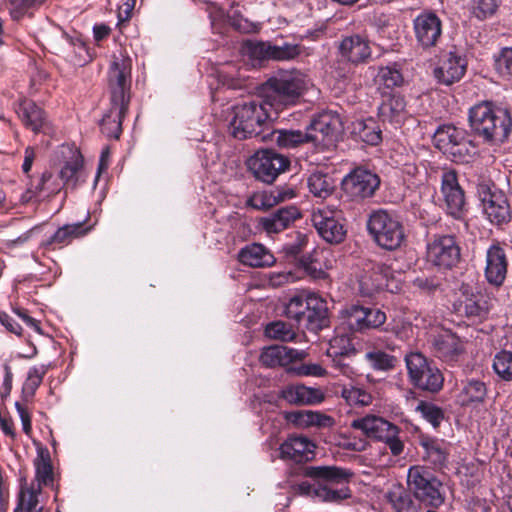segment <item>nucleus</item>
Segmentation results:
<instances>
[{
	"label": "nucleus",
	"mask_w": 512,
	"mask_h": 512,
	"mask_svg": "<svg viewBox=\"0 0 512 512\" xmlns=\"http://www.w3.org/2000/svg\"><path fill=\"white\" fill-rule=\"evenodd\" d=\"M469 124L474 134L484 142L499 144L510 134L512 120L507 109L483 101L469 109Z\"/></svg>",
	"instance_id": "1"
},
{
	"label": "nucleus",
	"mask_w": 512,
	"mask_h": 512,
	"mask_svg": "<svg viewBox=\"0 0 512 512\" xmlns=\"http://www.w3.org/2000/svg\"><path fill=\"white\" fill-rule=\"evenodd\" d=\"M310 84L307 76L300 71H279L265 85L269 108L278 111L295 104Z\"/></svg>",
	"instance_id": "2"
},
{
	"label": "nucleus",
	"mask_w": 512,
	"mask_h": 512,
	"mask_svg": "<svg viewBox=\"0 0 512 512\" xmlns=\"http://www.w3.org/2000/svg\"><path fill=\"white\" fill-rule=\"evenodd\" d=\"M267 101L250 99L243 101L232 108L230 130L233 137L247 139L257 137L272 119L271 109Z\"/></svg>",
	"instance_id": "3"
},
{
	"label": "nucleus",
	"mask_w": 512,
	"mask_h": 512,
	"mask_svg": "<svg viewBox=\"0 0 512 512\" xmlns=\"http://www.w3.org/2000/svg\"><path fill=\"white\" fill-rule=\"evenodd\" d=\"M35 470L36 483L21 485L14 512H42L38 495L41 492L42 485H47L53 480V469L48 454L41 453L38 456L35 460Z\"/></svg>",
	"instance_id": "4"
},
{
	"label": "nucleus",
	"mask_w": 512,
	"mask_h": 512,
	"mask_svg": "<svg viewBox=\"0 0 512 512\" xmlns=\"http://www.w3.org/2000/svg\"><path fill=\"white\" fill-rule=\"evenodd\" d=\"M367 229L376 243L384 249L398 248L405 234L400 221L386 210H377L370 214Z\"/></svg>",
	"instance_id": "5"
},
{
	"label": "nucleus",
	"mask_w": 512,
	"mask_h": 512,
	"mask_svg": "<svg viewBox=\"0 0 512 512\" xmlns=\"http://www.w3.org/2000/svg\"><path fill=\"white\" fill-rule=\"evenodd\" d=\"M351 427L362 431L367 437L382 441L394 456L402 453L404 445L399 438V428L382 417L367 415L352 421Z\"/></svg>",
	"instance_id": "6"
},
{
	"label": "nucleus",
	"mask_w": 512,
	"mask_h": 512,
	"mask_svg": "<svg viewBox=\"0 0 512 512\" xmlns=\"http://www.w3.org/2000/svg\"><path fill=\"white\" fill-rule=\"evenodd\" d=\"M407 485L417 499L432 507L437 508L444 503L441 482L423 466L409 468Z\"/></svg>",
	"instance_id": "7"
},
{
	"label": "nucleus",
	"mask_w": 512,
	"mask_h": 512,
	"mask_svg": "<svg viewBox=\"0 0 512 512\" xmlns=\"http://www.w3.org/2000/svg\"><path fill=\"white\" fill-rule=\"evenodd\" d=\"M405 362L410 380L416 387L430 392H437L442 388V372L429 363L424 355L418 352L410 353L406 356Z\"/></svg>",
	"instance_id": "8"
},
{
	"label": "nucleus",
	"mask_w": 512,
	"mask_h": 512,
	"mask_svg": "<svg viewBox=\"0 0 512 512\" xmlns=\"http://www.w3.org/2000/svg\"><path fill=\"white\" fill-rule=\"evenodd\" d=\"M310 142L321 149L334 147L342 132L339 115L332 111L318 113L306 128Z\"/></svg>",
	"instance_id": "9"
},
{
	"label": "nucleus",
	"mask_w": 512,
	"mask_h": 512,
	"mask_svg": "<svg viewBox=\"0 0 512 512\" xmlns=\"http://www.w3.org/2000/svg\"><path fill=\"white\" fill-rule=\"evenodd\" d=\"M289 163L288 158L271 149L259 150L247 160L251 173L265 183H272L288 168Z\"/></svg>",
	"instance_id": "10"
},
{
	"label": "nucleus",
	"mask_w": 512,
	"mask_h": 512,
	"mask_svg": "<svg viewBox=\"0 0 512 512\" xmlns=\"http://www.w3.org/2000/svg\"><path fill=\"white\" fill-rule=\"evenodd\" d=\"M131 59L122 53L113 55L109 71L108 83L111 89V103H128V91L131 84Z\"/></svg>",
	"instance_id": "11"
},
{
	"label": "nucleus",
	"mask_w": 512,
	"mask_h": 512,
	"mask_svg": "<svg viewBox=\"0 0 512 512\" xmlns=\"http://www.w3.org/2000/svg\"><path fill=\"white\" fill-rule=\"evenodd\" d=\"M477 194L482 203L483 212L491 223L499 225L508 221L509 204L502 192L492 190L488 183L481 182L477 185Z\"/></svg>",
	"instance_id": "12"
},
{
	"label": "nucleus",
	"mask_w": 512,
	"mask_h": 512,
	"mask_svg": "<svg viewBox=\"0 0 512 512\" xmlns=\"http://www.w3.org/2000/svg\"><path fill=\"white\" fill-rule=\"evenodd\" d=\"M460 259V249L453 236L435 237L427 245V260L440 268H451Z\"/></svg>",
	"instance_id": "13"
},
{
	"label": "nucleus",
	"mask_w": 512,
	"mask_h": 512,
	"mask_svg": "<svg viewBox=\"0 0 512 512\" xmlns=\"http://www.w3.org/2000/svg\"><path fill=\"white\" fill-rule=\"evenodd\" d=\"M377 174L363 168H356L343 180V189L353 199H365L374 195L379 187Z\"/></svg>",
	"instance_id": "14"
},
{
	"label": "nucleus",
	"mask_w": 512,
	"mask_h": 512,
	"mask_svg": "<svg viewBox=\"0 0 512 512\" xmlns=\"http://www.w3.org/2000/svg\"><path fill=\"white\" fill-rule=\"evenodd\" d=\"M285 314L288 318L294 319L298 323L304 318L312 321L314 316L322 319L326 315V307L323 300L318 296L311 294L306 298L302 295H296L290 298L285 306Z\"/></svg>",
	"instance_id": "15"
},
{
	"label": "nucleus",
	"mask_w": 512,
	"mask_h": 512,
	"mask_svg": "<svg viewBox=\"0 0 512 512\" xmlns=\"http://www.w3.org/2000/svg\"><path fill=\"white\" fill-rule=\"evenodd\" d=\"M311 221L318 234L328 243H340L346 234L343 225L337 218V212L327 207L313 210Z\"/></svg>",
	"instance_id": "16"
},
{
	"label": "nucleus",
	"mask_w": 512,
	"mask_h": 512,
	"mask_svg": "<svg viewBox=\"0 0 512 512\" xmlns=\"http://www.w3.org/2000/svg\"><path fill=\"white\" fill-rule=\"evenodd\" d=\"M413 30L417 44L423 49L437 45L442 35V22L433 12L420 13L413 20Z\"/></svg>",
	"instance_id": "17"
},
{
	"label": "nucleus",
	"mask_w": 512,
	"mask_h": 512,
	"mask_svg": "<svg viewBox=\"0 0 512 512\" xmlns=\"http://www.w3.org/2000/svg\"><path fill=\"white\" fill-rule=\"evenodd\" d=\"M430 344L433 354L449 364L458 362L465 352L463 341L449 330H441L432 335Z\"/></svg>",
	"instance_id": "18"
},
{
	"label": "nucleus",
	"mask_w": 512,
	"mask_h": 512,
	"mask_svg": "<svg viewBox=\"0 0 512 512\" xmlns=\"http://www.w3.org/2000/svg\"><path fill=\"white\" fill-rule=\"evenodd\" d=\"M441 192L448 213L456 219L461 218L465 211L466 202L464 191L460 187L454 171H446L443 173Z\"/></svg>",
	"instance_id": "19"
},
{
	"label": "nucleus",
	"mask_w": 512,
	"mask_h": 512,
	"mask_svg": "<svg viewBox=\"0 0 512 512\" xmlns=\"http://www.w3.org/2000/svg\"><path fill=\"white\" fill-rule=\"evenodd\" d=\"M466 69V59L462 55L450 51L443 54L433 74L439 83L451 85L462 79Z\"/></svg>",
	"instance_id": "20"
},
{
	"label": "nucleus",
	"mask_w": 512,
	"mask_h": 512,
	"mask_svg": "<svg viewBox=\"0 0 512 512\" xmlns=\"http://www.w3.org/2000/svg\"><path fill=\"white\" fill-rule=\"evenodd\" d=\"M508 260L506 252L499 244L491 245L486 251L484 276L487 282L500 287L507 275Z\"/></svg>",
	"instance_id": "21"
},
{
	"label": "nucleus",
	"mask_w": 512,
	"mask_h": 512,
	"mask_svg": "<svg viewBox=\"0 0 512 512\" xmlns=\"http://www.w3.org/2000/svg\"><path fill=\"white\" fill-rule=\"evenodd\" d=\"M307 353L287 346L273 345L266 347L260 354V362L267 367L287 366L304 359Z\"/></svg>",
	"instance_id": "22"
},
{
	"label": "nucleus",
	"mask_w": 512,
	"mask_h": 512,
	"mask_svg": "<svg viewBox=\"0 0 512 512\" xmlns=\"http://www.w3.org/2000/svg\"><path fill=\"white\" fill-rule=\"evenodd\" d=\"M339 51L343 58L353 64L363 63L371 56L368 40L358 34L343 38Z\"/></svg>",
	"instance_id": "23"
},
{
	"label": "nucleus",
	"mask_w": 512,
	"mask_h": 512,
	"mask_svg": "<svg viewBox=\"0 0 512 512\" xmlns=\"http://www.w3.org/2000/svg\"><path fill=\"white\" fill-rule=\"evenodd\" d=\"M314 448L315 445L306 437H290L281 444L280 456L282 459L302 462L313 456Z\"/></svg>",
	"instance_id": "24"
},
{
	"label": "nucleus",
	"mask_w": 512,
	"mask_h": 512,
	"mask_svg": "<svg viewBox=\"0 0 512 512\" xmlns=\"http://www.w3.org/2000/svg\"><path fill=\"white\" fill-rule=\"evenodd\" d=\"M70 157L60 170L59 176L64 185L75 188L85 182L86 173L83 164V157L76 148L69 149Z\"/></svg>",
	"instance_id": "25"
},
{
	"label": "nucleus",
	"mask_w": 512,
	"mask_h": 512,
	"mask_svg": "<svg viewBox=\"0 0 512 512\" xmlns=\"http://www.w3.org/2000/svg\"><path fill=\"white\" fill-rule=\"evenodd\" d=\"M15 111L25 125L33 132L38 133L46 124L44 111L32 100L21 99L15 106Z\"/></svg>",
	"instance_id": "26"
},
{
	"label": "nucleus",
	"mask_w": 512,
	"mask_h": 512,
	"mask_svg": "<svg viewBox=\"0 0 512 512\" xmlns=\"http://www.w3.org/2000/svg\"><path fill=\"white\" fill-rule=\"evenodd\" d=\"M298 490L301 494L313 497L324 502H340L351 496L348 487L340 489H332L326 485L311 484L308 481H303L298 485Z\"/></svg>",
	"instance_id": "27"
},
{
	"label": "nucleus",
	"mask_w": 512,
	"mask_h": 512,
	"mask_svg": "<svg viewBox=\"0 0 512 512\" xmlns=\"http://www.w3.org/2000/svg\"><path fill=\"white\" fill-rule=\"evenodd\" d=\"M283 398L296 405H315L324 400V393L319 388L304 385H290L282 391Z\"/></svg>",
	"instance_id": "28"
},
{
	"label": "nucleus",
	"mask_w": 512,
	"mask_h": 512,
	"mask_svg": "<svg viewBox=\"0 0 512 512\" xmlns=\"http://www.w3.org/2000/svg\"><path fill=\"white\" fill-rule=\"evenodd\" d=\"M239 261L249 267H269L275 263L274 255L262 244L252 243L243 247L238 254Z\"/></svg>",
	"instance_id": "29"
},
{
	"label": "nucleus",
	"mask_w": 512,
	"mask_h": 512,
	"mask_svg": "<svg viewBox=\"0 0 512 512\" xmlns=\"http://www.w3.org/2000/svg\"><path fill=\"white\" fill-rule=\"evenodd\" d=\"M299 217L300 212L295 206H287L267 217H263L260 223L268 234H272L288 228Z\"/></svg>",
	"instance_id": "30"
},
{
	"label": "nucleus",
	"mask_w": 512,
	"mask_h": 512,
	"mask_svg": "<svg viewBox=\"0 0 512 512\" xmlns=\"http://www.w3.org/2000/svg\"><path fill=\"white\" fill-rule=\"evenodd\" d=\"M332 260L326 251H315L313 254L303 256L300 265L303 270L314 279H324L326 271L332 268Z\"/></svg>",
	"instance_id": "31"
},
{
	"label": "nucleus",
	"mask_w": 512,
	"mask_h": 512,
	"mask_svg": "<svg viewBox=\"0 0 512 512\" xmlns=\"http://www.w3.org/2000/svg\"><path fill=\"white\" fill-rule=\"evenodd\" d=\"M463 299L460 301L459 310L467 317H484L487 314L486 301L480 293H475L473 287L463 284L461 287Z\"/></svg>",
	"instance_id": "32"
},
{
	"label": "nucleus",
	"mask_w": 512,
	"mask_h": 512,
	"mask_svg": "<svg viewBox=\"0 0 512 512\" xmlns=\"http://www.w3.org/2000/svg\"><path fill=\"white\" fill-rule=\"evenodd\" d=\"M128 108V103H111L109 111L101 119L102 132L110 138H119L122 131V119Z\"/></svg>",
	"instance_id": "33"
},
{
	"label": "nucleus",
	"mask_w": 512,
	"mask_h": 512,
	"mask_svg": "<svg viewBox=\"0 0 512 512\" xmlns=\"http://www.w3.org/2000/svg\"><path fill=\"white\" fill-rule=\"evenodd\" d=\"M289 422L300 428L319 427L326 428L331 427L334 424L332 417L323 413L311 410L294 411L287 415Z\"/></svg>",
	"instance_id": "34"
},
{
	"label": "nucleus",
	"mask_w": 512,
	"mask_h": 512,
	"mask_svg": "<svg viewBox=\"0 0 512 512\" xmlns=\"http://www.w3.org/2000/svg\"><path fill=\"white\" fill-rule=\"evenodd\" d=\"M379 116L383 121L400 124L406 118V103L401 95H390L379 106Z\"/></svg>",
	"instance_id": "35"
},
{
	"label": "nucleus",
	"mask_w": 512,
	"mask_h": 512,
	"mask_svg": "<svg viewBox=\"0 0 512 512\" xmlns=\"http://www.w3.org/2000/svg\"><path fill=\"white\" fill-rule=\"evenodd\" d=\"M351 133L369 145H377L382 139V131L373 118L357 119L352 123Z\"/></svg>",
	"instance_id": "36"
},
{
	"label": "nucleus",
	"mask_w": 512,
	"mask_h": 512,
	"mask_svg": "<svg viewBox=\"0 0 512 512\" xmlns=\"http://www.w3.org/2000/svg\"><path fill=\"white\" fill-rule=\"evenodd\" d=\"M305 476L330 483H342L352 477V472L337 466H309L305 468Z\"/></svg>",
	"instance_id": "37"
},
{
	"label": "nucleus",
	"mask_w": 512,
	"mask_h": 512,
	"mask_svg": "<svg viewBox=\"0 0 512 512\" xmlns=\"http://www.w3.org/2000/svg\"><path fill=\"white\" fill-rule=\"evenodd\" d=\"M424 449V459L435 468H442L447 464L450 445L443 440L426 439L421 443Z\"/></svg>",
	"instance_id": "38"
},
{
	"label": "nucleus",
	"mask_w": 512,
	"mask_h": 512,
	"mask_svg": "<svg viewBox=\"0 0 512 512\" xmlns=\"http://www.w3.org/2000/svg\"><path fill=\"white\" fill-rule=\"evenodd\" d=\"M466 135L465 130L453 125L440 126L434 134V143L436 147L444 154L451 151L452 146L456 145Z\"/></svg>",
	"instance_id": "39"
},
{
	"label": "nucleus",
	"mask_w": 512,
	"mask_h": 512,
	"mask_svg": "<svg viewBox=\"0 0 512 512\" xmlns=\"http://www.w3.org/2000/svg\"><path fill=\"white\" fill-rule=\"evenodd\" d=\"M339 317L351 332H364L365 307L350 305L339 311Z\"/></svg>",
	"instance_id": "40"
},
{
	"label": "nucleus",
	"mask_w": 512,
	"mask_h": 512,
	"mask_svg": "<svg viewBox=\"0 0 512 512\" xmlns=\"http://www.w3.org/2000/svg\"><path fill=\"white\" fill-rule=\"evenodd\" d=\"M275 141L280 148L293 149L299 145L310 142L307 130L305 132L293 129H280L274 131Z\"/></svg>",
	"instance_id": "41"
},
{
	"label": "nucleus",
	"mask_w": 512,
	"mask_h": 512,
	"mask_svg": "<svg viewBox=\"0 0 512 512\" xmlns=\"http://www.w3.org/2000/svg\"><path fill=\"white\" fill-rule=\"evenodd\" d=\"M486 393V386L482 381L471 379L464 384L458 399L461 405H469L482 402Z\"/></svg>",
	"instance_id": "42"
},
{
	"label": "nucleus",
	"mask_w": 512,
	"mask_h": 512,
	"mask_svg": "<svg viewBox=\"0 0 512 512\" xmlns=\"http://www.w3.org/2000/svg\"><path fill=\"white\" fill-rule=\"evenodd\" d=\"M375 81L379 88L393 89L401 86L404 79L397 64H391L378 69Z\"/></svg>",
	"instance_id": "43"
},
{
	"label": "nucleus",
	"mask_w": 512,
	"mask_h": 512,
	"mask_svg": "<svg viewBox=\"0 0 512 512\" xmlns=\"http://www.w3.org/2000/svg\"><path fill=\"white\" fill-rule=\"evenodd\" d=\"M47 371L48 366L44 364L33 366L29 369L27 378L22 387V394L25 401L33 398Z\"/></svg>",
	"instance_id": "44"
},
{
	"label": "nucleus",
	"mask_w": 512,
	"mask_h": 512,
	"mask_svg": "<svg viewBox=\"0 0 512 512\" xmlns=\"http://www.w3.org/2000/svg\"><path fill=\"white\" fill-rule=\"evenodd\" d=\"M386 497L395 512H418L410 494L401 487L390 490Z\"/></svg>",
	"instance_id": "45"
},
{
	"label": "nucleus",
	"mask_w": 512,
	"mask_h": 512,
	"mask_svg": "<svg viewBox=\"0 0 512 512\" xmlns=\"http://www.w3.org/2000/svg\"><path fill=\"white\" fill-rule=\"evenodd\" d=\"M308 187L314 196L326 198L333 192L334 184L328 175L315 172L308 178Z\"/></svg>",
	"instance_id": "46"
},
{
	"label": "nucleus",
	"mask_w": 512,
	"mask_h": 512,
	"mask_svg": "<svg viewBox=\"0 0 512 512\" xmlns=\"http://www.w3.org/2000/svg\"><path fill=\"white\" fill-rule=\"evenodd\" d=\"M477 150L471 140L467 138V135L463 137L461 141L452 146L451 151L447 153L451 157L452 161L457 163H468Z\"/></svg>",
	"instance_id": "47"
},
{
	"label": "nucleus",
	"mask_w": 512,
	"mask_h": 512,
	"mask_svg": "<svg viewBox=\"0 0 512 512\" xmlns=\"http://www.w3.org/2000/svg\"><path fill=\"white\" fill-rule=\"evenodd\" d=\"M494 372L504 381H512V351L502 350L493 359Z\"/></svg>",
	"instance_id": "48"
},
{
	"label": "nucleus",
	"mask_w": 512,
	"mask_h": 512,
	"mask_svg": "<svg viewBox=\"0 0 512 512\" xmlns=\"http://www.w3.org/2000/svg\"><path fill=\"white\" fill-rule=\"evenodd\" d=\"M341 396L350 406H368L372 402L371 394L356 386H344Z\"/></svg>",
	"instance_id": "49"
},
{
	"label": "nucleus",
	"mask_w": 512,
	"mask_h": 512,
	"mask_svg": "<svg viewBox=\"0 0 512 512\" xmlns=\"http://www.w3.org/2000/svg\"><path fill=\"white\" fill-rule=\"evenodd\" d=\"M84 234L81 231V224L65 225L59 228L47 242L48 245L58 244L60 246L67 245L74 238Z\"/></svg>",
	"instance_id": "50"
},
{
	"label": "nucleus",
	"mask_w": 512,
	"mask_h": 512,
	"mask_svg": "<svg viewBox=\"0 0 512 512\" xmlns=\"http://www.w3.org/2000/svg\"><path fill=\"white\" fill-rule=\"evenodd\" d=\"M365 358L373 369L380 371L393 369L397 362L394 356L380 350L367 352Z\"/></svg>",
	"instance_id": "51"
},
{
	"label": "nucleus",
	"mask_w": 512,
	"mask_h": 512,
	"mask_svg": "<svg viewBox=\"0 0 512 512\" xmlns=\"http://www.w3.org/2000/svg\"><path fill=\"white\" fill-rule=\"evenodd\" d=\"M265 334L271 339L284 342L294 341L296 337V334L291 326L282 321L269 323L265 328Z\"/></svg>",
	"instance_id": "52"
},
{
	"label": "nucleus",
	"mask_w": 512,
	"mask_h": 512,
	"mask_svg": "<svg viewBox=\"0 0 512 512\" xmlns=\"http://www.w3.org/2000/svg\"><path fill=\"white\" fill-rule=\"evenodd\" d=\"M385 286V280L381 273L372 272L367 274L360 279V291L364 296H372L374 293L383 289Z\"/></svg>",
	"instance_id": "53"
},
{
	"label": "nucleus",
	"mask_w": 512,
	"mask_h": 512,
	"mask_svg": "<svg viewBox=\"0 0 512 512\" xmlns=\"http://www.w3.org/2000/svg\"><path fill=\"white\" fill-rule=\"evenodd\" d=\"M500 5V0H472V12L480 20L493 16Z\"/></svg>",
	"instance_id": "54"
},
{
	"label": "nucleus",
	"mask_w": 512,
	"mask_h": 512,
	"mask_svg": "<svg viewBox=\"0 0 512 512\" xmlns=\"http://www.w3.org/2000/svg\"><path fill=\"white\" fill-rule=\"evenodd\" d=\"M44 0H9L8 9L14 20H19L29 9L40 6Z\"/></svg>",
	"instance_id": "55"
},
{
	"label": "nucleus",
	"mask_w": 512,
	"mask_h": 512,
	"mask_svg": "<svg viewBox=\"0 0 512 512\" xmlns=\"http://www.w3.org/2000/svg\"><path fill=\"white\" fill-rule=\"evenodd\" d=\"M495 69L504 79H512V47L504 48L495 59Z\"/></svg>",
	"instance_id": "56"
},
{
	"label": "nucleus",
	"mask_w": 512,
	"mask_h": 512,
	"mask_svg": "<svg viewBox=\"0 0 512 512\" xmlns=\"http://www.w3.org/2000/svg\"><path fill=\"white\" fill-rule=\"evenodd\" d=\"M416 411L431 423L433 427H437L443 419L442 410L432 403L420 402L416 407Z\"/></svg>",
	"instance_id": "57"
},
{
	"label": "nucleus",
	"mask_w": 512,
	"mask_h": 512,
	"mask_svg": "<svg viewBox=\"0 0 512 512\" xmlns=\"http://www.w3.org/2000/svg\"><path fill=\"white\" fill-rule=\"evenodd\" d=\"M248 204L258 210H266L276 205L272 189L255 192L248 200Z\"/></svg>",
	"instance_id": "58"
},
{
	"label": "nucleus",
	"mask_w": 512,
	"mask_h": 512,
	"mask_svg": "<svg viewBox=\"0 0 512 512\" xmlns=\"http://www.w3.org/2000/svg\"><path fill=\"white\" fill-rule=\"evenodd\" d=\"M300 47L296 44L285 43L282 46L272 45L273 60H291L300 54Z\"/></svg>",
	"instance_id": "59"
},
{
	"label": "nucleus",
	"mask_w": 512,
	"mask_h": 512,
	"mask_svg": "<svg viewBox=\"0 0 512 512\" xmlns=\"http://www.w3.org/2000/svg\"><path fill=\"white\" fill-rule=\"evenodd\" d=\"M246 51L255 59H272V44L269 42H248Z\"/></svg>",
	"instance_id": "60"
},
{
	"label": "nucleus",
	"mask_w": 512,
	"mask_h": 512,
	"mask_svg": "<svg viewBox=\"0 0 512 512\" xmlns=\"http://www.w3.org/2000/svg\"><path fill=\"white\" fill-rule=\"evenodd\" d=\"M364 331L378 329L386 322V314L378 308L365 307Z\"/></svg>",
	"instance_id": "61"
},
{
	"label": "nucleus",
	"mask_w": 512,
	"mask_h": 512,
	"mask_svg": "<svg viewBox=\"0 0 512 512\" xmlns=\"http://www.w3.org/2000/svg\"><path fill=\"white\" fill-rule=\"evenodd\" d=\"M351 348L350 339L345 335H338L330 340V347L328 349L329 356H344Z\"/></svg>",
	"instance_id": "62"
},
{
	"label": "nucleus",
	"mask_w": 512,
	"mask_h": 512,
	"mask_svg": "<svg viewBox=\"0 0 512 512\" xmlns=\"http://www.w3.org/2000/svg\"><path fill=\"white\" fill-rule=\"evenodd\" d=\"M52 175L48 173H44L39 180V184L36 187V190L33 192L35 196L38 194L44 193V196H48L50 194L57 193L60 190V186L50 187L49 183L52 180Z\"/></svg>",
	"instance_id": "63"
},
{
	"label": "nucleus",
	"mask_w": 512,
	"mask_h": 512,
	"mask_svg": "<svg viewBox=\"0 0 512 512\" xmlns=\"http://www.w3.org/2000/svg\"><path fill=\"white\" fill-rule=\"evenodd\" d=\"M297 373L302 376L323 377L327 371L318 363H306L297 369Z\"/></svg>",
	"instance_id": "64"
}]
</instances>
